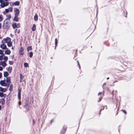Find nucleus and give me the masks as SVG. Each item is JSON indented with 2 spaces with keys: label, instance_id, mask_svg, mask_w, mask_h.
I'll use <instances>...</instances> for the list:
<instances>
[{
  "label": "nucleus",
  "instance_id": "nucleus-1",
  "mask_svg": "<svg viewBox=\"0 0 134 134\" xmlns=\"http://www.w3.org/2000/svg\"><path fill=\"white\" fill-rule=\"evenodd\" d=\"M8 57L5 56L4 55H0V60H2L3 59L4 61L0 62L1 65L3 67H5L7 65L6 63L8 59Z\"/></svg>",
  "mask_w": 134,
  "mask_h": 134
},
{
  "label": "nucleus",
  "instance_id": "nucleus-2",
  "mask_svg": "<svg viewBox=\"0 0 134 134\" xmlns=\"http://www.w3.org/2000/svg\"><path fill=\"white\" fill-rule=\"evenodd\" d=\"M2 43H7V46L9 47H11L12 45V42H11L10 38L7 37L4 38L2 41Z\"/></svg>",
  "mask_w": 134,
  "mask_h": 134
},
{
  "label": "nucleus",
  "instance_id": "nucleus-3",
  "mask_svg": "<svg viewBox=\"0 0 134 134\" xmlns=\"http://www.w3.org/2000/svg\"><path fill=\"white\" fill-rule=\"evenodd\" d=\"M0 3H1L0 8H3L5 6H6L9 4V3L8 2H5L2 0H0Z\"/></svg>",
  "mask_w": 134,
  "mask_h": 134
},
{
  "label": "nucleus",
  "instance_id": "nucleus-4",
  "mask_svg": "<svg viewBox=\"0 0 134 134\" xmlns=\"http://www.w3.org/2000/svg\"><path fill=\"white\" fill-rule=\"evenodd\" d=\"M0 85L3 86H6L7 85L8 86V84L7 82H6L5 80H1L0 81Z\"/></svg>",
  "mask_w": 134,
  "mask_h": 134
},
{
  "label": "nucleus",
  "instance_id": "nucleus-5",
  "mask_svg": "<svg viewBox=\"0 0 134 134\" xmlns=\"http://www.w3.org/2000/svg\"><path fill=\"white\" fill-rule=\"evenodd\" d=\"M12 26L14 29L16 28H19L20 27V23L17 24L15 23H14L12 24Z\"/></svg>",
  "mask_w": 134,
  "mask_h": 134
},
{
  "label": "nucleus",
  "instance_id": "nucleus-6",
  "mask_svg": "<svg viewBox=\"0 0 134 134\" xmlns=\"http://www.w3.org/2000/svg\"><path fill=\"white\" fill-rule=\"evenodd\" d=\"M11 78L10 77H7L6 80V82L8 84V87L10 83Z\"/></svg>",
  "mask_w": 134,
  "mask_h": 134
},
{
  "label": "nucleus",
  "instance_id": "nucleus-7",
  "mask_svg": "<svg viewBox=\"0 0 134 134\" xmlns=\"http://www.w3.org/2000/svg\"><path fill=\"white\" fill-rule=\"evenodd\" d=\"M6 13H8L9 12H12L13 11V9L12 8H9L7 9H6L5 10Z\"/></svg>",
  "mask_w": 134,
  "mask_h": 134
},
{
  "label": "nucleus",
  "instance_id": "nucleus-8",
  "mask_svg": "<svg viewBox=\"0 0 134 134\" xmlns=\"http://www.w3.org/2000/svg\"><path fill=\"white\" fill-rule=\"evenodd\" d=\"M14 11L15 12V15L18 16L19 14V10L17 8H15Z\"/></svg>",
  "mask_w": 134,
  "mask_h": 134
},
{
  "label": "nucleus",
  "instance_id": "nucleus-9",
  "mask_svg": "<svg viewBox=\"0 0 134 134\" xmlns=\"http://www.w3.org/2000/svg\"><path fill=\"white\" fill-rule=\"evenodd\" d=\"M2 44L1 45V47L3 49H7L6 45L4 44L5 43H2Z\"/></svg>",
  "mask_w": 134,
  "mask_h": 134
},
{
  "label": "nucleus",
  "instance_id": "nucleus-10",
  "mask_svg": "<svg viewBox=\"0 0 134 134\" xmlns=\"http://www.w3.org/2000/svg\"><path fill=\"white\" fill-rule=\"evenodd\" d=\"M24 51V49L22 47H21L20 48L19 50V52L20 55H23L24 54L23 52Z\"/></svg>",
  "mask_w": 134,
  "mask_h": 134
},
{
  "label": "nucleus",
  "instance_id": "nucleus-11",
  "mask_svg": "<svg viewBox=\"0 0 134 134\" xmlns=\"http://www.w3.org/2000/svg\"><path fill=\"white\" fill-rule=\"evenodd\" d=\"M20 83L21 82L23 81V79L24 78V76L23 75L20 74Z\"/></svg>",
  "mask_w": 134,
  "mask_h": 134
},
{
  "label": "nucleus",
  "instance_id": "nucleus-12",
  "mask_svg": "<svg viewBox=\"0 0 134 134\" xmlns=\"http://www.w3.org/2000/svg\"><path fill=\"white\" fill-rule=\"evenodd\" d=\"M6 90H7L5 88H3L0 87V91L4 92H5Z\"/></svg>",
  "mask_w": 134,
  "mask_h": 134
},
{
  "label": "nucleus",
  "instance_id": "nucleus-13",
  "mask_svg": "<svg viewBox=\"0 0 134 134\" xmlns=\"http://www.w3.org/2000/svg\"><path fill=\"white\" fill-rule=\"evenodd\" d=\"M36 25L35 24H34L32 28V30L33 31H35L36 30Z\"/></svg>",
  "mask_w": 134,
  "mask_h": 134
},
{
  "label": "nucleus",
  "instance_id": "nucleus-14",
  "mask_svg": "<svg viewBox=\"0 0 134 134\" xmlns=\"http://www.w3.org/2000/svg\"><path fill=\"white\" fill-rule=\"evenodd\" d=\"M7 70L10 72L12 70V68L11 67L9 66L6 68Z\"/></svg>",
  "mask_w": 134,
  "mask_h": 134
},
{
  "label": "nucleus",
  "instance_id": "nucleus-15",
  "mask_svg": "<svg viewBox=\"0 0 134 134\" xmlns=\"http://www.w3.org/2000/svg\"><path fill=\"white\" fill-rule=\"evenodd\" d=\"M11 53V51L9 50H7L5 51V54L9 55Z\"/></svg>",
  "mask_w": 134,
  "mask_h": 134
},
{
  "label": "nucleus",
  "instance_id": "nucleus-16",
  "mask_svg": "<svg viewBox=\"0 0 134 134\" xmlns=\"http://www.w3.org/2000/svg\"><path fill=\"white\" fill-rule=\"evenodd\" d=\"M18 16L15 15V16L14 18V20L16 21H19V18H18Z\"/></svg>",
  "mask_w": 134,
  "mask_h": 134
},
{
  "label": "nucleus",
  "instance_id": "nucleus-17",
  "mask_svg": "<svg viewBox=\"0 0 134 134\" xmlns=\"http://www.w3.org/2000/svg\"><path fill=\"white\" fill-rule=\"evenodd\" d=\"M34 20L36 21L38 20V15L37 14H36L34 16Z\"/></svg>",
  "mask_w": 134,
  "mask_h": 134
},
{
  "label": "nucleus",
  "instance_id": "nucleus-18",
  "mask_svg": "<svg viewBox=\"0 0 134 134\" xmlns=\"http://www.w3.org/2000/svg\"><path fill=\"white\" fill-rule=\"evenodd\" d=\"M123 15L125 17H127V12L126 11H123Z\"/></svg>",
  "mask_w": 134,
  "mask_h": 134
},
{
  "label": "nucleus",
  "instance_id": "nucleus-19",
  "mask_svg": "<svg viewBox=\"0 0 134 134\" xmlns=\"http://www.w3.org/2000/svg\"><path fill=\"white\" fill-rule=\"evenodd\" d=\"M18 97L19 99L21 98V90H19L18 92Z\"/></svg>",
  "mask_w": 134,
  "mask_h": 134
},
{
  "label": "nucleus",
  "instance_id": "nucleus-20",
  "mask_svg": "<svg viewBox=\"0 0 134 134\" xmlns=\"http://www.w3.org/2000/svg\"><path fill=\"white\" fill-rule=\"evenodd\" d=\"M20 4V2L19 1H16L13 3V4L16 5H18Z\"/></svg>",
  "mask_w": 134,
  "mask_h": 134
},
{
  "label": "nucleus",
  "instance_id": "nucleus-21",
  "mask_svg": "<svg viewBox=\"0 0 134 134\" xmlns=\"http://www.w3.org/2000/svg\"><path fill=\"white\" fill-rule=\"evenodd\" d=\"M9 75V74L7 72H5L4 73V77H6Z\"/></svg>",
  "mask_w": 134,
  "mask_h": 134
},
{
  "label": "nucleus",
  "instance_id": "nucleus-22",
  "mask_svg": "<svg viewBox=\"0 0 134 134\" xmlns=\"http://www.w3.org/2000/svg\"><path fill=\"white\" fill-rule=\"evenodd\" d=\"M32 47L31 46L28 47L27 48V50L28 52H29L30 50H32Z\"/></svg>",
  "mask_w": 134,
  "mask_h": 134
},
{
  "label": "nucleus",
  "instance_id": "nucleus-23",
  "mask_svg": "<svg viewBox=\"0 0 134 134\" xmlns=\"http://www.w3.org/2000/svg\"><path fill=\"white\" fill-rule=\"evenodd\" d=\"M0 97H5V95L2 92H0Z\"/></svg>",
  "mask_w": 134,
  "mask_h": 134
},
{
  "label": "nucleus",
  "instance_id": "nucleus-24",
  "mask_svg": "<svg viewBox=\"0 0 134 134\" xmlns=\"http://www.w3.org/2000/svg\"><path fill=\"white\" fill-rule=\"evenodd\" d=\"M24 65L25 67H27L29 65L28 64L26 63H24Z\"/></svg>",
  "mask_w": 134,
  "mask_h": 134
},
{
  "label": "nucleus",
  "instance_id": "nucleus-25",
  "mask_svg": "<svg viewBox=\"0 0 134 134\" xmlns=\"http://www.w3.org/2000/svg\"><path fill=\"white\" fill-rule=\"evenodd\" d=\"M7 18L8 19H10L11 18L10 15H7Z\"/></svg>",
  "mask_w": 134,
  "mask_h": 134
},
{
  "label": "nucleus",
  "instance_id": "nucleus-26",
  "mask_svg": "<svg viewBox=\"0 0 134 134\" xmlns=\"http://www.w3.org/2000/svg\"><path fill=\"white\" fill-rule=\"evenodd\" d=\"M3 51L1 49H0V54L1 55H4L3 54Z\"/></svg>",
  "mask_w": 134,
  "mask_h": 134
},
{
  "label": "nucleus",
  "instance_id": "nucleus-27",
  "mask_svg": "<svg viewBox=\"0 0 134 134\" xmlns=\"http://www.w3.org/2000/svg\"><path fill=\"white\" fill-rule=\"evenodd\" d=\"M33 55V53L32 52H30V53L29 56L31 58L32 56Z\"/></svg>",
  "mask_w": 134,
  "mask_h": 134
},
{
  "label": "nucleus",
  "instance_id": "nucleus-28",
  "mask_svg": "<svg viewBox=\"0 0 134 134\" xmlns=\"http://www.w3.org/2000/svg\"><path fill=\"white\" fill-rule=\"evenodd\" d=\"M9 64L10 65H12L13 64V62L12 61H9Z\"/></svg>",
  "mask_w": 134,
  "mask_h": 134
},
{
  "label": "nucleus",
  "instance_id": "nucleus-29",
  "mask_svg": "<svg viewBox=\"0 0 134 134\" xmlns=\"http://www.w3.org/2000/svg\"><path fill=\"white\" fill-rule=\"evenodd\" d=\"M13 85L12 84L10 86L9 90H11L12 89V88H13Z\"/></svg>",
  "mask_w": 134,
  "mask_h": 134
},
{
  "label": "nucleus",
  "instance_id": "nucleus-30",
  "mask_svg": "<svg viewBox=\"0 0 134 134\" xmlns=\"http://www.w3.org/2000/svg\"><path fill=\"white\" fill-rule=\"evenodd\" d=\"M3 18L2 17L1 15H0V21H1L2 20Z\"/></svg>",
  "mask_w": 134,
  "mask_h": 134
},
{
  "label": "nucleus",
  "instance_id": "nucleus-31",
  "mask_svg": "<svg viewBox=\"0 0 134 134\" xmlns=\"http://www.w3.org/2000/svg\"><path fill=\"white\" fill-rule=\"evenodd\" d=\"M55 44L56 45L57 44V39L56 38H55Z\"/></svg>",
  "mask_w": 134,
  "mask_h": 134
},
{
  "label": "nucleus",
  "instance_id": "nucleus-32",
  "mask_svg": "<svg viewBox=\"0 0 134 134\" xmlns=\"http://www.w3.org/2000/svg\"><path fill=\"white\" fill-rule=\"evenodd\" d=\"M122 111L125 114H126V111L125 110H122Z\"/></svg>",
  "mask_w": 134,
  "mask_h": 134
},
{
  "label": "nucleus",
  "instance_id": "nucleus-33",
  "mask_svg": "<svg viewBox=\"0 0 134 134\" xmlns=\"http://www.w3.org/2000/svg\"><path fill=\"white\" fill-rule=\"evenodd\" d=\"M5 23H4L3 24V27L5 28H7L6 27H5Z\"/></svg>",
  "mask_w": 134,
  "mask_h": 134
},
{
  "label": "nucleus",
  "instance_id": "nucleus-34",
  "mask_svg": "<svg viewBox=\"0 0 134 134\" xmlns=\"http://www.w3.org/2000/svg\"><path fill=\"white\" fill-rule=\"evenodd\" d=\"M2 68L1 66H0V71L2 70Z\"/></svg>",
  "mask_w": 134,
  "mask_h": 134
},
{
  "label": "nucleus",
  "instance_id": "nucleus-35",
  "mask_svg": "<svg viewBox=\"0 0 134 134\" xmlns=\"http://www.w3.org/2000/svg\"><path fill=\"white\" fill-rule=\"evenodd\" d=\"M2 76V73L0 72V78H1Z\"/></svg>",
  "mask_w": 134,
  "mask_h": 134
},
{
  "label": "nucleus",
  "instance_id": "nucleus-36",
  "mask_svg": "<svg viewBox=\"0 0 134 134\" xmlns=\"http://www.w3.org/2000/svg\"><path fill=\"white\" fill-rule=\"evenodd\" d=\"M18 103H19V105H20L21 104V101H19Z\"/></svg>",
  "mask_w": 134,
  "mask_h": 134
},
{
  "label": "nucleus",
  "instance_id": "nucleus-37",
  "mask_svg": "<svg viewBox=\"0 0 134 134\" xmlns=\"http://www.w3.org/2000/svg\"><path fill=\"white\" fill-rule=\"evenodd\" d=\"M101 94V92H100L98 93V95H100Z\"/></svg>",
  "mask_w": 134,
  "mask_h": 134
},
{
  "label": "nucleus",
  "instance_id": "nucleus-38",
  "mask_svg": "<svg viewBox=\"0 0 134 134\" xmlns=\"http://www.w3.org/2000/svg\"><path fill=\"white\" fill-rule=\"evenodd\" d=\"M77 62L78 63V65H79V67H80V64H79V61H77Z\"/></svg>",
  "mask_w": 134,
  "mask_h": 134
},
{
  "label": "nucleus",
  "instance_id": "nucleus-39",
  "mask_svg": "<svg viewBox=\"0 0 134 134\" xmlns=\"http://www.w3.org/2000/svg\"><path fill=\"white\" fill-rule=\"evenodd\" d=\"M20 30H18V33H20Z\"/></svg>",
  "mask_w": 134,
  "mask_h": 134
},
{
  "label": "nucleus",
  "instance_id": "nucleus-40",
  "mask_svg": "<svg viewBox=\"0 0 134 134\" xmlns=\"http://www.w3.org/2000/svg\"><path fill=\"white\" fill-rule=\"evenodd\" d=\"M2 25L1 23H0V29Z\"/></svg>",
  "mask_w": 134,
  "mask_h": 134
},
{
  "label": "nucleus",
  "instance_id": "nucleus-41",
  "mask_svg": "<svg viewBox=\"0 0 134 134\" xmlns=\"http://www.w3.org/2000/svg\"><path fill=\"white\" fill-rule=\"evenodd\" d=\"M1 105H0V110H1Z\"/></svg>",
  "mask_w": 134,
  "mask_h": 134
},
{
  "label": "nucleus",
  "instance_id": "nucleus-42",
  "mask_svg": "<svg viewBox=\"0 0 134 134\" xmlns=\"http://www.w3.org/2000/svg\"><path fill=\"white\" fill-rule=\"evenodd\" d=\"M12 49H14V48H13V47H12Z\"/></svg>",
  "mask_w": 134,
  "mask_h": 134
},
{
  "label": "nucleus",
  "instance_id": "nucleus-43",
  "mask_svg": "<svg viewBox=\"0 0 134 134\" xmlns=\"http://www.w3.org/2000/svg\"><path fill=\"white\" fill-rule=\"evenodd\" d=\"M9 27V26H8V27Z\"/></svg>",
  "mask_w": 134,
  "mask_h": 134
},
{
  "label": "nucleus",
  "instance_id": "nucleus-44",
  "mask_svg": "<svg viewBox=\"0 0 134 134\" xmlns=\"http://www.w3.org/2000/svg\"><path fill=\"white\" fill-rule=\"evenodd\" d=\"M109 78V77L107 78V79H108Z\"/></svg>",
  "mask_w": 134,
  "mask_h": 134
},
{
  "label": "nucleus",
  "instance_id": "nucleus-45",
  "mask_svg": "<svg viewBox=\"0 0 134 134\" xmlns=\"http://www.w3.org/2000/svg\"><path fill=\"white\" fill-rule=\"evenodd\" d=\"M8 0H5V1H7Z\"/></svg>",
  "mask_w": 134,
  "mask_h": 134
}]
</instances>
